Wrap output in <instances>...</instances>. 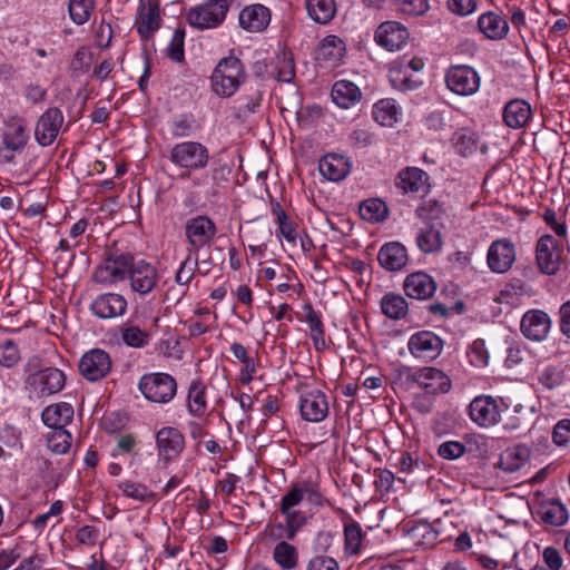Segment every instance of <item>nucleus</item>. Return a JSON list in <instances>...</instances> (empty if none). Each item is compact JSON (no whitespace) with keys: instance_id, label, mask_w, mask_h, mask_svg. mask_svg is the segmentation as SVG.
Instances as JSON below:
<instances>
[{"instance_id":"f257e3e1","label":"nucleus","mask_w":570,"mask_h":570,"mask_svg":"<svg viewBox=\"0 0 570 570\" xmlns=\"http://www.w3.org/2000/svg\"><path fill=\"white\" fill-rule=\"evenodd\" d=\"M127 277L134 292L146 295L156 286L158 275L151 264L136 261L129 253L109 254L94 273V279L100 284H115Z\"/></svg>"},{"instance_id":"f03ea898","label":"nucleus","mask_w":570,"mask_h":570,"mask_svg":"<svg viewBox=\"0 0 570 570\" xmlns=\"http://www.w3.org/2000/svg\"><path fill=\"white\" fill-rule=\"evenodd\" d=\"M246 79V72L240 59L228 56L219 60L215 67L210 83L213 91L222 98L232 97Z\"/></svg>"},{"instance_id":"7ed1b4c3","label":"nucleus","mask_w":570,"mask_h":570,"mask_svg":"<svg viewBox=\"0 0 570 570\" xmlns=\"http://www.w3.org/2000/svg\"><path fill=\"white\" fill-rule=\"evenodd\" d=\"M210 156L208 148L198 141H183L176 144L169 153V160L184 169L181 178H189L193 171L207 167Z\"/></svg>"},{"instance_id":"20e7f679","label":"nucleus","mask_w":570,"mask_h":570,"mask_svg":"<svg viewBox=\"0 0 570 570\" xmlns=\"http://www.w3.org/2000/svg\"><path fill=\"white\" fill-rule=\"evenodd\" d=\"M138 389L150 402L168 403L177 393V383L167 373H147L140 377Z\"/></svg>"},{"instance_id":"39448f33","label":"nucleus","mask_w":570,"mask_h":570,"mask_svg":"<svg viewBox=\"0 0 570 570\" xmlns=\"http://www.w3.org/2000/svg\"><path fill=\"white\" fill-rule=\"evenodd\" d=\"M229 10L227 0H207L187 12V21L199 30L216 28L223 23Z\"/></svg>"},{"instance_id":"423d86ee","label":"nucleus","mask_w":570,"mask_h":570,"mask_svg":"<svg viewBox=\"0 0 570 570\" xmlns=\"http://www.w3.org/2000/svg\"><path fill=\"white\" fill-rule=\"evenodd\" d=\"M217 233L214 220L207 215H196L184 223V234L188 244L189 254L197 255L209 245Z\"/></svg>"},{"instance_id":"0eeeda50","label":"nucleus","mask_w":570,"mask_h":570,"mask_svg":"<svg viewBox=\"0 0 570 570\" xmlns=\"http://www.w3.org/2000/svg\"><path fill=\"white\" fill-rule=\"evenodd\" d=\"M401 373L406 380L416 383L430 394L446 393L451 389V381L445 373L435 367H423L413 370L404 366Z\"/></svg>"},{"instance_id":"6e6552de","label":"nucleus","mask_w":570,"mask_h":570,"mask_svg":"<svg viewBox=\"0 0 570 570\" xmlns=\"http://www.w3.org/2000/svg\"><path fill=\"white\" fill-rule=\"evenodd\" d=\"M66 384L65 373L57 367H46L41 372L28 374L26 385L38 397L53 395Z\"/></svg>"},{"instance_id":"1a4fd4ad","label":"nucleus","mask_w":570,"mask_h":570,"mask_svg":"<svg viewBox=\"0 0 570 570\" xmlns=\"http://www.w3.org/2000/svg\"><path fill=\"white\" fill-rule=\"evenodd\" d=\"M448 88L456 95L471 96L480 87V76L470 66L458 65L449 68L445 75Z\"/></svg>"},{"instance_id":"9d476101","label":"nucleus","mask_w":570,"mask_h":570,"mask_svg":"<svg viewBox=\"0 0 570 570\" xmlns=\"http://www.w3.org/2000/svg\"><path fill=\"white\" fill-rule=\"evenodd\" d=\"M110 370L111 358L106 351L100 348L88 351L79 361L81 375L90 382L106 377Z\"/></svg>"},{"instance_id":"9b49d317","label":"nucleus","mask_w":570,"mask_h":570,"mask_svg":"<svg viewBox=\"0 0 570 570\" xmlns=\"http://www.w3.org/2000/svg\"><path fill=\"white\" fill-rule=\"evenodd\" d=\"M562 249L551 235H542L537 242V267L546 275H554L561 264Z\"/></svg>"},{"instance_id":"f8f14e48","label":"nucleus","mask_w":570,"mask_h":570,"mask_svg":"<svg viewBox=\"0 0 570 570\" xmlns=\"http://www.w3.org/2000/svg\"><path fill=\"white\" fill-rule=\"evenodd\" d=\"M63 115L57 107L47 109L38 119L35 138L42 147L50 146L57 138L63 124Z\"/></svg>"},{"instance_id":"ddd939ff","label":"nucleus","mask_w":570,"mask_h":570,"mask_svg":"<svg viewBox=\"0 0 570 570\" xmlns=\"http://www.w3.org/2000/svg\"><path fill=\"white\" fill-rule=\"evenodd\" d=\"M407 347L414 357L432 361L440 355L443 341L431 331H421L410 337Z\"/></svg>"},{"instance_id":"4468645a","label":"nucleus","mask_w":570,"mask_h":570,"mask_svg":"<svg viewBox=\"0 0 570 570\" xmlns=\"http://www.w3.org/2000/svg\"><path fill=\"white\" fill-rule=\"evenodd\" d=\"M89 309L100 320H112L126 313L127 301L121 294L104 293L92 299Z\"/></svg>"},{"instance_id":"2eb2a0df","label":"nucleus","mask_w":570,"mask_h":570,"mask_svg":"<svg viewBox=\"0 0 570 570\" xmlns=\"http://www.w3.org/2000/svg\"><path fill=\"white\" fill-rule=\"evenodd\" d=\"M471 420L480 426H491L500 421L497 400L489 395H479L469 405Z\"/></svg>"},{"instance_id":"dca6fc26","label":"nucleus","mask_w":570,"mask_h":570,"mask_svg":"<svg viewBox=\"0 0 570 570\" xmlns=\"http://www.w3.org/2000/svg\"><path fill=\"white\" fill-rule=\"evenodd\" d=\"M407 29L396 21H385L375 31V41L381 47L394 51L400 50L409 40Z\"/></svg>"},{"instance_id":"f3484780","label":"nucleus","mask_w":570,"mask_h":570,"mask_svg":"<svg viewBox=\"0 0 570 570\" xmlns=\"http://www.w3.org/2000/svg\"><path fill=\"white\" fill-rule=\"evenodd\" d=\"M156 443L159 455L169 462L179 456L185 448L183 433L173 426L161 428L156 434Z\"/></svg>"},{"instance_id":"a211bd4d","label":"nucleus","mask_w":570,"mask_h":570,"mask_svg":"<svg viewBox=\"0 0 570 570\" xmlns=\"http://www.w3.org/2000/svg\"><path fill=\"white\" fill-rule=\"evenodd\" d=\"M299 410L302 417L306 421H323L328 414V404L325 394L318 390L302 394Z\"/></svg>"},{"instance_id":"6ab92c4d","label":"nucleus","mask_w":570,"mask_h":570,"mask_svg":"<svg viewBox=\"0 0 570 570\" xmlns=\"http://www.w3.org/2000/svg\"><path fill=\"white\" fill-rule=\"evenodd\" d=\"M377 261L385 271H401L409 262L407 249L400 242L386 243L380 248Z\"/></svg>"},{"instance_id":"aec40b11","label":"nucleus","mask_w":570,"mask_h":570,"mask_svg":"<svg viewBox=\"0 0 570 570\" xmlns=\"http://www.w3.org/2000/svg\"><path fill=\"white\" fill-rule=\"evenodd\" d=\"M396 187L403 194H426L430 189L429 175L417 167H406L396 177Z\"/></svg>"},{"instance_id":"412c9836","label":"nucleus","mask_w":570,"mask_h":570,"mask_svg":"<svg viewBox=\"0 0 570 570\" xmlns=\"http://www.w3.org/2000/svg\"><path fill=\"white\" fill-rule=\"evenodd\" d=\"M515 259L513 245L507 240H495L488 252V265L494 273H505Z\"/></svg>"},{"instance_id":"4be33fe9","label":"nucleus","mask_w":570,"mask_h":570,"mask_svg":"<svg viewBox=\"0 0 570 570\" xmlns=\"http://www.w3.org/2000/svg\"><path fill=\"white\" fill-rule=\"evenodd\" d=\"M403 288L410 298L428 299L435 293L436 284L429 274L416 272L406 276Z\"/></svg>"},{"instance_id":"5701e85b","label":"nucleus","mask_w":570,"mask_h":570,"mask_svg":"<svg viewBox=\"0 0 570 570\" xmlns=\"http://www.w3.org/2000/svg\"><path fill=\"white\" fill-rule=\"evenodd\" d=\"M238 19L243 29L250 32H259L269 24L271 11L263 4H250L240 11Z\"/></svg>"},{"instance_id":"b1692460","label":"nucleus","mask_w":570,"mask_h":570,"mask_svg":"<svg viewBox=\"0 0 570 570\" xmlns=\"http://www.w3.org/2000/svg\"><path fill=\"white\" fill-rule=\"evenodd\" d=\"M442 223H425L415 237L419 249L424 254H434L443 246Z\"/></svg>"},{"instance_id":"393cba45","label":"nucleus","mask_w":570,"mask_h":570,"mask_svg":"<svg viewBox=\"0 0 570 570\" xmlns=\"http://www.w3.org/2000/svg\"><path fill=\"white\" fill-rule=\"evenodd\" d=\"M541 492L537 491V515L543 523L552 527L563 525L569 518L568 510L559 500L540 501Z\"/></svg>"},{"instance_id":"a878e982","label":"nucleus","mask_w":570,"mask_h":570,"mask_svg":"<svg viewBox=\"0 0 570 570\" xmlns=\"http://www.w3.org/2000/svg\"><path fill=\"white\" fill-rule=\"evenodd\" d=\"M318 170L327 180L341 181L350 174L351 163L343 155L327 154L320 159Z\"/></svg>"},{"instance_id":"bb28decb","label":"nucleus","mask_w":570,"mask_h":570,"mask_svg":"<svg viewBox=\"0 0 570 570\" xmlns=\"http://www.w3.org/2000/svg\"><path fill=\"white\" fill-rule=\"evenodd\" d=\"M137 30L140 36L148 37L160 27L159 7L157 2L140 0L137 18Z\"/></svg>"},{"instance_id":"cd10ccee","label":"nucleus","mask_w":570,"mask_h":570,"mask_svg":"<svg viewBox=\"0 0 570 570\" xmlns=\"http://www.w3.org/2000/svg\"><path fill=\"white\" fill-rule=\"evenodd\" d=\"M28 139L27 127L21 119L12 118L6 122L2 144L7 150L21 151Z\"/></svg>"},{"instance_id":"c85d7f7f","label":"nucleus","mask_w":570,"mask_h":570,"mask_svg":"<svg viewBox=\"0 0 570 570\" xmlns=\"http://www.w3.org/2000/svg\"><path fill=\"white\" fill-rule=\"evenodd\" d=\"M73 407L66 402L47 406L41 414L45 425L51 429H65L73 419Z\"/></svg>"},{"instance_id":"c756f323","label":"nucleus","mask_w":570,"mask_h":570,"mask_svg":"<svg viewBox=\"0 0 570 570\" xmlns=\"http://www.w3.org/2000/svg\"><path fill=\"white\" fill-rule=\"evenodd\" d=\"M530 456L531 450L525 445L508 448L501 453L495 466L511 473L522 468L530 460Z\"/></svg>"},{"instance_id":"7c9ffc66","label":"nucleus","mask_w":570,"mask_h":570,"mask_svg":"<svg viewBox=\"0 0 570 570\" xmlns=\"http://www.w3.org/2000/svg\"><path fill=\"white\" fill-rule=\"evenodd\" d=\"M530 104L521 99L509 101L503 109V120L511 128L523 127L531 118Z\"/></svg>"},{"instance_id":"2f4dec72","label":"nucleus","mask_w":570,"mask_h":570,"mask_svg":"<svg viewBox=\"0 0 570 570\" xmlns=\"http://www.w3.org/2000/svg\"><path fill=\"white\" fill-rule=\"evenodd\" d=\"M331 97L338 107L347 109L361 99L362 92L352 81L338 80L332 87Z\"/></svg>"},{"instance_id":"473e14b6","label":"nucleus","mask_w":570,"mask_h":570,"mask_svg":"<svg viewBox=\"0 0 570 570\" xmlns=\"http://www.w3.org/2000/svg\"><path fill=\"white\" fill-rule=\"evenodd\" d=\"M478 26L482 33L493 40L504 38L509 30L507 20L493 12L483 13L479 18Z\"/></svg>"},{"instance_id":"72a5a7b5","label":"nucleus","mask_w":570,"mask_h":570,"mask_svg":"<svg viewBox=\"0 0 570 570\" xmlns=\"http://www.w3.org/2000/svg\"><path fill=\"white\" fill-rule=\"evenodd\" d=\"M381 309L386 317L401 320L406 316L409 304L402 295L387 293L381 299Z\"/></svg>"},{"instance_id":"f704fd0d","label":"nucleus","mask_w":570,"mask_h":570,"mask_svg":"<svg viewBox=\"0 0 570 570\" xmlns=\"http://www.w3.org/2000/svg\"><path fill=\"white\" fill-rule=\"evenodd\" d=\"M122 342L132 348H142L149 344L150 334L147 330L140 328L132 322H126L121 328Z\"/></svg>"},{"instance_id":"c9c22d12","label":"nucleus","mask_w":570,"mask_h":570,"mask_svg":"<svg viewBox=\"0 0 570 570\" xmlns=\"http://www.w3.org/2000/svg\"><path fill=\"white\" fill-rule=\"evenodd\" d=\"M273 559L283 570H293L298 564V551L293 544L281 541L273 550Z\"/></svg>"},{"instance_id":"e433bc0d","label":"nucleus","mask_w":570,"mask_h":570,"mask_svg":"<svg viewBox=\"0 0 570 570\" xmlns=\"http://www.w3.org/2000/svg\"><path fill=\"white\" fill-rule=\"evenodd\" d=\"M306 10L311 19L317 23L330 22L335 14L334 0H306Z\"/></svg>"},{"instance_id":"4c0bfd02","label":"nucleus","mask_w":570,"mask_h":570,"mask_svg":"<svg viewBox=\"0 0 570 570\" xmlns=\"http://www.w3.org/2000/svg\"><path fill=\"white\" fill-rule=\"evenodd\" d=\"M206 386L200 380L193 381L188 390V411L195 416H200L206 412L207 403L205 400Z\"/></svg>"},{"instance_id":"58836bf2","label":"nucleus","mask_w":570,"mask_h":570,"mask_svg":"<svg viewBox=\"0 0 570 570\" xmlns=\"http://www.w3.org/2000/svg\"><path fill=\"white\" fill-rule=\"evenodd\" d=\"M360 215L367 222H382L387 216V206L377 198L366 199L360 206Z\"/></svg>"},{"instance_id":"ea45409f","label":"nucleus","mask_w":570,"mask_h":570,"mask_svg":"<svg viewBox=\"0 0 570 570\" xmlns=\"http://www.w3.org/2000/svg\"><path fill=\"white\" fill-rule=\"evenodd\" d=\"M373 117L382 126H392L397 120V108L393 100L382 99L373 107Z\"/></svg>"},{"instance_id":"a19ab883","label":"nucleus","mask_w":570,"mask_h":570,"mask_svg":"<svg viewBox=\"0 0 570 570\" xmlns=\"http://www.w3.org/2000/svg\"><path fill=\"white\" fill-rule=\"evenodd\" d=\"M95 9L94 0H69V17L78 26L85 24Z\"/></svg>"},{"instance_id":"79ce46f5","label":"nucleus","mask_w":570,"mask_h":570,"mask_svg":"<svg viewBox=\"0 0 570 570\" xmlns=\"http://www.w3.org/2000/svg\"><path fill=\"white\" fill-rule=\"evenodd\" d=\"M72 436L66 429H53L48 436V448L56 454H65L71 446Z\"/></svg>"},{"instance_id":"37998d69","label":"nucleus","mask_w":570,"mask_h":570,"mask_svg":"<svg viewBox=\"0 0 570 570\" xmlns=\"http://www.w3.org/2000/svg\"><path fill=\"white\" fill-rule=\"evenodd\" d=\"M275 69L279 81L292 82L296 73L292 55L287 52L278 55L275 61Z\"/></svg>"},{"instance_id":"c03bdc74","label":"nucleus","mask_w":570,"mask_h":570,"mask_svg":"<svg viewBox=\"0 0 570 570\" xmlns=\"http://www.w3.org/2000/svg\"><path fill=\"white\" fill-rule=\"evenodd\" d=\"M444 213L443 205L434 199L424 200L417 208L416 215L424 223H440L442 214Z\"/></svg>"},{"instance_id":"a18cd8bd","label":"nucleus","mask_w":570,"mask_h":570,"mask_svg":"<svg viewBox=\"0 0 570 570\" xmlns=\"http://www.w3.org/2000/svg\"><path fill=\"white\" fill-rule=\"evenodd\" d=\"M344 535L346 551L350 553H357L360 551L363 539L361 525L355 521L346 523L344 528Z\"/></svg>"},{"instance_id":"49530a36","label":"nucleus","mask_w":570,"mask_h":570,"mask_svg":"<svg viewBox=\"0 0 570 570\" xmlns=\"http://www.w3.org/2000/svg\"><path fill=\"white\" fill-rule=\"evenodd\" d=\"M118 488L126 497L136 499L138 501H149L155 497L146 485L129 480L120 482Z\"/></svg>"},{"instance_id":"de8ad7c7","label":"nucleus","mask_w":570,"mask_h":570,"mask_svg":"<svg viewBox=\"0 0 570 570\" xmlns=\"http://www.w3.org/2000/svg\"><path fill=\"white\" fill-rule=\"evenodd\" d=\"M470 363L475 367H484L489 362V352L485 342L481 338L475 340L468 351Z\"/></svg>"},{"instance_id":"09e8293b","label":"nucleus","mask_w":570,"mask_h":570,"mask_svg":"<svg viewBox=\"0 0 570 570\" xmlns=\"http://www.w3.org/2000/svg\"><path fill=\"white\" fill-rule=\"evenodd\" d=\"M20 361V353L18 345L7 340L0 344V365L3 367H12Z\"/></svg>"},{"instance_id":"8fccbe9b","label":"nucleus","mask_w":570,"mask_h":570,"mask_svg":"<svg viewBox=\"0 0 570 570\" xmlns=\"http://www.w3.org/2000/svg\"><path fill=\"white\" fill-rule=\"evenodd\" d=\"M304 499V489L303 485L294 484L288 491L283 495L279 503V511L282 513H287L288 510H294L296 505H298Z\"/></svg>"},{"instance_id":"3c124183","label":"nucleus","mask_w":570,"mask_h":570,"mask_svg":"<svg viewBox=\"0 0 570 570\" xmlns=\"http://www.w3.org/2000/svg\"><path fill=\"white\" fill-rule=\"evenodd\" d=\"M184 40L185 30L176 29L166 50L167 56L176 62H183L185 60Z\"/></svg>"},{"instance_id":"603ef678","label":"nucleus","mask_w":570,"mask_h":570,"mask_svg":"<svg viewBox=\"0 0 570 570\" xmlns=\"http://www.w3.org/2000/svg\"><path fill=\"white\" fill-rule=\"evenodd\" d=\"M191 254H188L186 259L181 263L179 269L176 273L175 281L179 285H187L194 277L195 271L198 266V258L197 255H195V258L193 259Z\"/></svg>"},{"instance_id":"864d4df0","label":"nucleus","mask_w":570,"mask_h":570,"mask_svg":"<svg viewBox=\"0 0 570 570\" xmlns=\"http://www.w3.org/2000/svg\"><path fill=\"white\" fill-rule=\"evenodd\" d=\"M452 140L455 150L462 156H466L475 149L473 135L464 130L456 131Z\"/></svg>"},{"instance_id":"5fc2aeb1","label":"nucleus","mask_w":570,"mask_h":570,"mask_svg":"<svg viewBox=\"0 0 570 570\" xmlns=\"http://www.w3.org/2000/svg\"><path fill=\"white\" fill-rule=\"evenodd\" d=\"M465 445L459 441H446L439 445L438 454L445 460H455L465 453Z\"/></svg>"},{"instance_id":"6e6d98bb","label":"nucleus","mask_w":570,"mask_h":570,"mask_svg":"<svg viewBox=\"0 0 570 570\" xmlns=\"http://www.w3.org/2000/svg\"><path fill=\"white\" fill-rule=\"evenodd\" d=\"M342 50V41L335 36H330L322 41L320 55L324 59H337L341 57Z\"/></svg>"},{"instance_id":"4d7b16f0","label":"nucleus","mask_w":570,"mask_h":570,"mask_svg":"<svg viewBox=\"0 0 570 570\" xmlns=\"http://www.w3.org/2000/svg\"><path fill=\"white\" fill-rule=\"evenodd\" d=\"M428 0H401L400 10L409 16H422L429 10Z\"/></svg>"},{"instance_id":"13d9d810","label":"nucleus","mask_w":570,"mask_h":570,"mask_svg":"<svg viewBox=\"0 0 570 570\" xmlns=\"http://www.w3.org/2000/svg\"><path fill=\"white\" fill-rule=\"evenodd\" d=\"M552 438L560 446L570 445V419L561 420L556 424Z\"/></svg>"},{"instance_id":"bf43d9fd","label":"nucleus","mask_w":570,"mask_h":570,"mask_svg":"<svg viewBox=\"0 0 570 570\" xmlns=\"http://www.w3.org/2000/svg\"><path fill=\"white\" fill-rule=\"evenodd\" d=\"M390 81L392 86L399 90H413L417 87V82L412 80L402 70H392Z\"/></svg>"},{"instance_id":"052dcab7","label":"nucleus","mask_w":570,"mask_h":570,"mask_svg":"<svg viewBox=\"0 0 570 570\" xmlns=\"http://www.w3.org/2000/svg\"><path fill=\"white\" fill-rule=\"evenodd\" d=\"M303 311L305 312V321L308 324L311 334L325 333L321 315L314 311L313 306L305 304Z\"/></svg>"},{"instance_id":"680f3d73","label":"nucleus","mask_w":570,"mask_h":570,"mask_svg":"<svg viewBox=\"0 0 570 570\" xmlns=\"http://www.w3.org/2000/svg\"><path fill=\"white\" fill-rule=\"evenodd\" d=\"M540 382L548 389L559 386L563 381V372L558 367H548L540 376Z\"/></svg>"},{"instance_id":"e2e57ef3","label":"nucleus","mask_w":570,"mask_h":570,"mask_svg":"<svg viewBox=\"0 0 570 570\" xmlns=\"http://www.w3.org/2000/svg\"><path fill=\"white\" fill-rule=\"evenodd\" d=\"M230 168L227 165H217L210 170L212 189L216 193V188L222 187L228 181Z\"/></svg>"},{"instance_id":"0e129e2a","label":"nucleus","mask_w":570,"mask_h":570,"mask_svg":"<svg viewBox=\"0 0 570 570\" xmlns=\"http://www.w3.org/2000/svg\"><path fill=\"white\" fill-rule=\"evenodd\" d=\"M542 558L549 570H560L563 559L560 551L553 547H548L542 552Z\"/></svg>"},{"instance_id":"69168bd1","label":"nucleus","mask_w":570,"mask_h":570,"mask_svg":"<svg viewBox=\"0 0 570 570\" xmlns=\"http://www.w3.org/2000/svg\"><path fill=\"white\" fill-rule=\"evenodd\" d=\"M307 570H338V563L331 557L317 556L309 561Z\"/></svg>"},{"instance_id":"338daca9","label":"nucleus","mask_w":570,"mask_h":570,"mask_svg":"<svg viewBox=\"0 0 570 570\" xmlns=\"http://www.w3.org/2000/svg\"><path fill=\"white\" fill-rule=\"evenodd\" d=\"M279 234L288 242L296 243L297 233L295 223L287 216L277 220Z\"/></svg>"},{"instance_id":"774afa93","label":"nucleus","mask_w":570,"mask_h":570,"mask_svg":"<svg viewBox=\"0 0 570 570\" xmlns=\"http://www.w3.org/2000/svg\"><path fill=\"white\" fill-rule=\"evenodd\" d=\"M99 532L92 525H83L78 529L76 539L80 544L94 546L98 539Z\"/></svg>"}]
</instances>
